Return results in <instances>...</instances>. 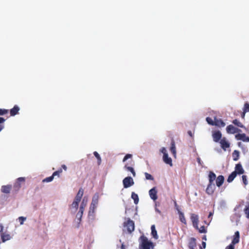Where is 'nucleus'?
Wrapping results in <instances>:
<instances>
[{"label": "nucleus", "instance_id": "12", "mask_svg": "<svg viewBox=\"0 0 249 249\" xmlns=\"http://www.w3.org/2000/svg\"><path fill=\"white\" fill-rule=\"evenodd\" d=\"M233 172H235L236 175H241L244 174L245 171L242 167V165L240 163H238L236 164L235 167V171Z\"/></svg>", "mask_w": 249, "mask_h": 249}, {"label": "nucleus", "instance_id": "25", "mask_svg": "<svg viewBox=\"0 0 249 249\" xmlns=\"http://www.w3.org/2000/svg\"><path fill=\"white\" fill-rule=\"evenodd\" d=\"M215 174L212 171H210L209 174V183H213V181L215 179Z\"/></svg>", "mask_w": 249, "mask_h": 249}, {"label": "nucleus", "instance_id": "46", "mask_svg": "<svg viewBox=\"0 0 249 249\" xmlns=\"http://www.w3.org/2000/svg\"><path fill=\"white\" fill-rule=\"evenodd\" d=\"M242 180H243L244 184L245 185H247L248 181H247V176L246 175H243L242 176Z\"/></svg>", "mask_w": 249, "mask_h": 249}, {"label": "nucleus", "instance_id": "3", "mask_svg": "<svg viewBox=\"0 0 249 249\" xmlns=\"http://www.w3.org/2000/svg\"><path fill=\"white\" fill-rule=\"evenodd\" d=\"M124 227L129 233H131L135 229L134 222L130 218H128L127 221L124 223Z\"/></svg>", "mask_w": 249, "mask_h": 249}, {"label": "nucleus", "instance_id": "17", "mask_svg": "<svg viewBox=\"0 0 249 249\" xmlns=\"http://www.w3.org/2000/svg\"><path fill=\"white\" fill-rule=\"evenodd\" d=\"M0 236L2 242H5L6 241L9 240L12 238V236L10 234L6 232L2 233Z\"/></svg>", "mask_w": 249, "mask_h": 249}, {"label": "nucleus", "instance_id": "7", "mask_svg": "<svg viewBox=\"0 0 249 249\" xmlns=\"http://www.w3.org/2000/svg\"><path fill=\"white\" fill-rule=\"evenodd\" d=\"M25 178H19L17 179V181L13 186V189L15 192L18 191L21 188V182H24Z\"/></svg>", "mask_w": 249, "mask_h": 249}, {"label": "nucleus", "instance_id": "41", "mask_svg": "<svg viewBox=\"0 0 249 249\" xmlns=\"http://www.w3.org/2000/svg\"><path fill=\"white\" fill-rule=\"evenodd\" d=\"M79 203V202L74 200L73 202H72V203L71 204L72 207L74 208L77 210L78 207Z\"/></svg>", "mask_w": 249, "mask_h": 249}, {"label": "nucleus", "instance_id": "47", "mask_svg": "<svg viewBox=\"0 0 249 249\" xmlns=\"http://www.w3.org/2000/svg\"><path fill=\"white\" fill-rule=\"evenodd\" d=\"M18 219L20 222V224H23L24 221L26 220V217L20 216L18 218Z\"/></svg>", "mask_w": 249, "mask_h": 249}, {"label": "nucleus", "instance_id": "43", "mask_svg": "<svg viewBox=\"0 0 249 249\" xmlns=\"http://www.w3.org/2000/svg\"><path fill=\"white\" fill-rule=\"evenodd\" d=\"M93 154L95 156V157L97 159L99 164H100L101 161V159L99 154L96 151L94 152Z\"/></svg>", "mask_w": 249, "mask_h": 249}, {"label": "nucleus", "instance_id": "45", "mask_svg": "<svg viewBox=\"0 0 249 249\" xmlns=\"http://www.w3.org/2000/svg\"><path fill=\"white\" fill-rule=\"evenodd\" d=\"M132 157V155L131 154H127L124 157V158L123 159V162H124L127 159H129V158H131Z\"/></svg>", "mask_w": 249, "mask_h": 249}, {"label": "nucleus", "instance_id": "18", "mask_svg": "<svg viewBox=\"0 0 249 249\" xmlns=\"http://www.w3.org/2000/svg\"><path fill=\"white\" fill-rule=\"evenodd\" d=\"M235 138L238 140H242L243 142H248L247 139L249 138V137L246 136L245 133H242L236 135Z\"/></svg>", "mask_w": 249, "mask_h": 249}, {"label": "nucleus", "instance_id": "10", "mask_svg": "<svg viewBox=\"0 0 249 249\" xmlns=\"http://www.w3.org/2000/svg\"><path fill=\"white\" fill-rule=\"evenodd\" d=\"M226 131L228 133L234 134L236 132L241 131V130L235 127L232 125L230 124L227 126Z\"/></svg>", "mask_w": 249, "mask_h": 249}, {"label": "nucleus", "instance_id": "23", "mask_svg": "<svg viewBox=\"0 0 249 249\" xmlns=\"http://www.w3.org/2000/svg\"><path fill=\"white\" fill-rule=\"evenodd\" d=\"M11 188L12 186L10 185H3L1 187V191L3 193L8 194L10 193Z\"/></svg>", "mask_w": 249, "mask_h": 249}, {"label": "nucleus", "instance_id": "29", "mask_svg": "<svg viewBox=\"0 0 249 249\" xmlns=\"http://www.w3.org/2000/svg\"><path fill=\"white\" fill-rule=\"evenodd\" d=\"M88 203V198L86 196H85L82 201V202L81 203L80 207L81 208V209H85V207L87 206Z\"/></svg>", "mask_w": 249, "mask_h": 249}, {"label": "nucleus", "instance_id": "59", "mask_svg": "<svg viewBox=\"0 0 249 249\" xmlns=\"http://www.w3.org/2000/svg\"><path fill=\"white\" fill-rule=\"evenodd\" d=\"M247 140L248 141V142H249V138L247 139Z\"/></svg>", "mask_w": 249, "mask_h": 249}, {"label": "nucleus", "instance_id": "56", "mask_svg": "<svg viewBox=\"0 0 249 249\" xmlns=\"http://www.w3.org/2000/svg\"><path fill=\"white\" fill-rule=\"evenodd\" d=\"M237 144H238V146L240 147L241 144H242V143H241V142H238Z\"/></svg>", "mask_w": 249, "mask_h": 249}, {"label": "nucleus", "instance_id": "27", "mask_svg": "<svg viewBox=\"0 0 249 249\" xmlns=\"http://www.w3.org/2000/svg\"><path fill=\"white\" fill-rule=\"evenodd\" d=\"M178 214H179V218L180 221L184 223V224H186V220L185 218V216L184 215V214L183 213H182L180 210H178Z\"/></svg>", "mask_w": 249, "mask_h": 249}, {"label": "nucleus", "instance_id": "40", "mask_svg": "<svg viewBox=\"0 0 249 249\" xmlns=\"http://www.w3.org/2000/svg\"><path fill=\"white\" fill-rule=\"evenodd\" d=\"M53 178H54V177L52 175L51 176H50L49 177H47V178H45V179H44L43 180V182H51L53 180Z\"/></svg>", "mask_w": 249, "mask_h": 249}, {"label": "nucleus", "instance_id": "1", "mask_svg": "<svg viewBox=\"0 0 249 249\" xmlns=\"http://www.w3.org/2000/svg\"><path fill=\"white\" fill-rule=\"evenodd\" d=\"M141 243L139 245L140 249H152L153 248V243L148 241L147 238L144 235L140 237Z\"/></svg>", "mask_w": 249, "mask_h": 249}, {"label": "nucleus", "instance_id": "37", "mask_svg": "<svg viewBox=\"0 0 249 249\" xmlns=\"http://www.w3.org/2000/svg\"><path fill=\"white\" fill-rule=\"evenodd\" d=\"M243 111H244V113L249 112V103L248 102L245 103L244 104Z\"/></svg>", "mask_w": 249, "mask_h": 249}, {"label": "nucleus", "instance_id": "28", "mask_svg": "<svg viewBox=\"0 0 249 249\" xmlns=\"http://www.w3.org/2000/svg\"><path fill=\"white\" fill-rule=\"evenodd\" d=\"M131 198L134 200V202L135 204H137L139 201V196L137 194L134 192L131 193Z\"/></svg>", "mask_w": 249, "mask_h": 249}, {"label": "nucleus", "instance_id": "39", "mask_svg": "<svg viewBox=\"0 0 249 249\" xmlns=\"http://www.w3.org/2000/svg\"><path fill=\"white\" fill-rule=\"evenodd\" d=\"M96 207H97V206L90 204V207H89V213H94V212H95V210L96 209Z\"/></svg>", "mask_w": 249, "mask_h": 249}, {"label": "nucleus", "instance_id": "42", "mask_svg": "<svg viewBox=\"0 0 249 249\" xmlns=\"http://www.w3.org/2000/svg\"><path fill=\"white\" fill-rule=\"evenodd\" d=\"M200 233H206L207 232V230L205 229V227L204 226H202L200 228L197 229Z\"/></svg>", "mask_w": 249, "mask_h": 249}, {"label": "nucleus", "instance_id": "9", "mask_svg": "<svg viewBox=\"0 0 249 249\" xmlns=\"http://www.w3.org/2000/svg\"><path fill=\"white\" fill-rule=\"evenodd\" d=\"M221 148L224 150H226L227 148L230 147V143L228 141H227V139L225 137L223 138L219 142Z\"/></svg>", "mask_w": 249, "mask_h": 249}, {"label": "nucleus", "instance_id": "16", "mask_svg": "<svg viewBox=\"0 0 249 249\" xmlns=\"http://www.w3.org/2000/svg\"><path fill=\"white\" fill-rule=\"evenodd\" d=\"M163 160L165 163L170 165L171 166H172V160L171 158L168 157V153L163 155Z\"/></svg>", "mask_w": 249, "mask_h": 249}, {"label": "nucleus", "instance_id": "22", "mask_svg": "<svg viewBox=\"0 0 249 249\" xmlns=\"http://www.w3.org/2000/svg\"><path fill=\"white\" fill-rule=\"evenodd\" d=\"M224 181V177L222 175L217 177L216 179V184L217 186L220 187L223 183Z\"/></svg>", "mask_w": 249, "mask_h": 249}, {"label": "nucleus", "instance_id": "49", "mask_svg": "<svg viewBox=\"0 0 249 249\" xmlns=\"http://www.w3.org/2000/svg\"><path fill=\"white\" fill-rule=\"evenodd\" d=\"M225 249H234V246L231 244L228 246Z\"/></svg>", "mask_w": 249, "mask_h": 249}, {"label": "nucleus", "instance_id": "31", "mask_svg": "<svg viewBox=\"0 0 249 249\" xmlns=\"http://www.w3.org/2000/svg\"><path fill=\"white\" fill-rule=\"evenodd\" d=\"M232 158L234 161H236L239 158V152L237 150H234L232 153Z\"/></svg>", "mask_w": 249, "mask_h": 249}, {"label": "nucleus", "instance_id": "33", "mask_svg": "<svg viewBox=\"0 0 249 249\" xmlns=\"http://www.w3.org/2000/svg\"><path fill=\"white\" fill-rule=\"evenodd\" d=\"M124 168L129 172H131L132 174V175L134 177L136 176V173L134 171V169L132 167L128 166L127 165H125Z\"/></svg>", "mask_w": 249, "mask_h": 249}, {"label": "nucleus", "instance_id": "19", "mask_svg": "<svg viewBox=\"0 0 249 249\" xmlns=\"http://www.w3.org/2000/svg\"><path fill=\"white\" fill-rule=\"evenodd\" d=\"M83 194H84L83 189L82 188H80L79 190V191L74 198V200H76V201L80 202V201H81V198L83 196Z\"/></svg>", "mask_w": 249, "mask_h": 249}, {"label": "nucleus", "instance_id": "6", "mask_svg": "<svg viewBox=\"0 0 249 249\" xmlns=\"http://www.w3.org/2000/svg\"><path fill=\"white\" fill-rule=\"evenodd\" d=\"M190 218L194 227L196 229H198V225L199 222V217L198 215L195 213H192Z\"/></svg>", "mask_w": 249, "mask_h": 249}, {"label": "nucleus", "instance_id": "53", "mask_svg": "<svg viewBox=\"0 0 249 249\" xmlns=\"http://www.w3.org/2000/svg\"><path fill=\"white\" fill-rule=\"evenodd\" d=\"M62 168H63L65 171L67 170V167L65 164H63L61 166Z\"/></svg>", "mask_w": 249, "mask_h": 249}, {"label": "nucleus", "instance_id": "35", "mask_svg": "<svg viewBox=\"0 0 249 249\" xmlns=\"http://www.w3.org/2000/svg\"><path fill=\"white\" fill-rule=\"evenodd\" d=\"M84 211V209H81V208L80 207L79 211L77 213L76 216L80 219V220L82 217Z\"/></svg>", "mask_w": 249, "mask_h": 249}, {"label": "nucleus", "instance_id": "26", "mask_svg": "<svg viewBox=\"0 0 249 249\" xmlns=\"http://www.w3.org/2000/svg\"><path fill=\"white\" fill-rule=\"evenodd\" d=\"M151 235L155 239H157L158 238V235L157 234V232L155 228V226L154 225L151 226Z\"/></svg>", "mask_w": 249, "mask_h": 249}, {"label": "nucleus", "instance_id": "13", "mask_svg": "<svg viewBox=\"0 0 249 249\" xmlns=\"http://www.w3.org/2000/svg\"><path fill=\"white\" fill-rule=\"evenodd\" d=\"M240 239V233L238 231H236L233 235V239L232 240L231 244L234 246V245L237 244L239 242Z\"/></svg>", "mask_w": 249, "mask_h": 249}, {"label": "nucleus", "instance_id": "58", "mask_svg": "<svg viewBox=\"0 0 249 249\" xmlns=\"http://www.w3.org/2000/svg\"><path fill=\"white\" fill-rule=\"evenodd\" d=\"M189 134L190 135H191V131H189Z\"/></svg>", "mask_w": 249, "mask_h": 249}, {"label": "nucleus", "instance_id": "5", "mask_svg": "<svg viewBox=\"0 0 249 249\" xmlns=\"http://www.w3.org/2000/svg\"><path fill=\"white\" fill-rule=\"evenodd\" d=\"M124 187L127 188L134 184L133 178L130 177H127L125 178L123 180Z\"/></svg>", "mask_w": 249, "mask_h": 249}, {"label": "nucleus", "instance_id": "48", "mask_svg": "<svg viewBox=\"0 0 249 249\" xmlns=\"http://www.w3.org/2000/svg\"><path fill=\"white\" fill-rule=\"evenodd\" d=\"M160 151L162 153H163V155L165 154H167V151L165 147H162Z\"/></svg>", "mask_w": 249, "mask_h": 249}, {"label": "nucleus", "instance_id": "60", "mask_svg": "<svg viewBox=\"0 0 249 249\" xmlns=\"http://www.w3.org/2000/svg\"><path fill=\"white\" fill-rule=\"evenodd\" d=\"M158 212L160 213V212L159 210H158Z\"/></svg>", "mask_w": 249, "mask_h": 249}, {"label": "nucleus", "instance_id": "11", "mask_svg": "<svg viewBox=\"0 0 249 249\" xmlns=\"http://www.w3.org/2000/svg\"><path fill=\"white\" fill-rule=\"evenodd\" d=\"M149 194L151 199L156 200L158 198L157 191L155 187L150 189L149 191Z\"/></svg>", "mask_w": 249, "mask_h": 249}, {"label": "nucleus", "instance_id": "51", "mask_svg": "<svg viewBox=\"0 0 249 249\" xmlns=\"http://www.w3.org/2000/svg\"><path fill=\"white\" fill-rule=\"evenodd\" d=\"M206 244L205 242H202V247H200V249H202V248H206Z\"/></svg>", "mask_w": 249, "mask_h": 249}, {"label": "nucleus", "instance_id": "15", "mask_svg": "<svg viewBox=\"0 0 249 249\" xmlns=\"http://www.w3.org/2000/svg\"><path fill=\"white\" fill-rule=\"evenodd\" d=\"M196 239L194 237H191L189 239L188 247L189 249H195L196 247Z\"/></svg>", "mask_w": 249, "mask_h": 249}, {"label": "nucleus", "instance_id": "57", "mask_svg": "<svg viewBox=\"0 0 249 249\" xmlns=\"http://www.w3.org/2000/svg\"><path fill=\"white\" fill-rule=\"evenodd\" d=\"M197 160V161H198V162L199 163H200V159L199 158H198Z\"/></svg>", "mask_w": 249, "mask_h": 249}, {"label": "nucleus", "instance_id": "2", "mask_svg": "<svg viewBox=\"0 0 249 249\" xmlns=\"http://www.w3.org/2000/svg\"><path fill=\"white\" fill-rule=\"evenodd\" d=\"M206 120L208 124L213 126L222 127H224L226 124L221 119H217L216 117H214V120L210 117H207Z\"/></svg>", "mask_w": 249, "mask_h": 249}, {"label": "nucleus", "instance_id": "32", "mask_svg": "<svg viewBox=\"0 0 249 249\" xmlns=\"http://www.w3.org/2000/svg\"><path fill=\"white\" fill-rule=\"evenodd\" d=\"M232 123L234 125H235L239 127H241V128L245 127L244 125L237 119H235V120H233Z\"/></svg>", "mask_w": 249, "mask_h": 249}, {"label": "nucleus", "instance_id": "38", "mask_svg": "<svg viewBox=\"0 0 249 249\" xmlns=\"http://www.w3.org/2000/svg\"><path fill=\"white\" fill-rule=\"evenodd\" d=\"M144 175H145L146 179H147V180H154V178L150 174H149L148 173H144Z\"/></svg>", "mask_w": 249, "mask_h": 249}, {"label": "nucleus", "instance_id": "34", "mask_svg": "<svg viewBox=\"0 0 249 249\" xmlns=\"http://www.w3.org/2000/svg\"><path fill=\"white\" fill-rule=\"evenodd\" d=\"M245 213L246 214V217L249 219V203L246 206V207L244 209Z\"/></svg>", "mask_w": 249, "mask_h": 249}, {"label": "nucleus", "instance_id": "44", "mask_svg": "<svg viewBox=\"0 0 249 249\" xmlns=\"http://www.w3.org/2000/svg\"><path fill=\"white\" fill-rule=\"evenodd\" d=\"M98 200L97 197H93L91 204L97 206L98 204Z\"/></svg>", "mask_w": 249, "mask_h": 249}, {"label": "nucleus", "instance_id": "8", "mask_svg": "<svg viewBox=\"0 0 249 249\" xmlns=\"http://www.w3.org/2000/svg\"><path fill=\"white\" fill-rule=\"evenodd\" d=\"M213 138L214 142H217L222 139V134L220 131H216L213 133Z\"/></svg>", "mask_w": 249, "mask_h": 249}, {"label": "nucleus", "instance_id": "14", "mask_svg": "<svg viewBox=\"0 0 249 249\" xmlns=\"http://www.w3.org/2000/svg\"><path fill=\"white\" fill-rule=\"evenodd\" d=\"M215 187L214 183H209L206 188V192L209 195H212L213 193Z\"/></svg>", "mask_w": 249, "mask_h": 249}, {"label": "nucleus", "instance_id": "24", "mask_svg": "<svg viewBox=\"0 0 249 249\" xmlns=\"http://www.w3.org/2000/svg\"><path fill=\"white\" fill-rule=\"evenodd\" d=\"M170 150L171 153L173 154V155L175 156L176 155V149L175 142L173 139H172L171 141V147Z\"/></svg>", "mask_w": 249, "mask_h": 249}, {"label": "nucleus", "instance_id": "55", "mask_svg": "<svg viewBox=\"0 0 249 249\" xmlns=\"http://www.w3.org/2000/svg\"><path fill=\"white\" fill-rule=\"evenodd\" d=\"M202 239H203V240L206 241V240H207L206 236V235H204V236H203V237H202Z\"/></svg>", "mask_w": 249, "mask_h": 249}, {"label": "nucleus", "instance_id": "4", "mask_svg": "<svg viewBox=\"0 0 249 249\" xmlns=\"http://www.w3.org/2000/svg\"><path fill=\"white\" fill-rule=\"evenodd\" d=\"M9 112L8 109L4 108H0V116L7 114ZM6 119L3 117H0V132L4 128V123Z\"/></svg>", "mask_w": 249, "mask_h": 249}, {"label": "nucleus", "instance_id": "52", "mask_svg": "<svg viewBox=\"0 0 249 249\" xmlns=\"http://www.w3.org/2000/svg\"><path fill=\"white\" fill-rule=\"evenodd\" d=\"M174 204H175V206L176 209L178 211V210H179V208H178V206L177 204V203L176 201H174Z\"/></svg>", "mask_w": 249, "mask_h": 249}, {"label": "nucleus", "instance_id": "36", "mask_svg": "<svg viewBox=\"0 0 249 249\" xmlns=\"http://www.w3.org/2000/svg\"><path fill=\"white\" fill-rule=\"evenodd\" d=\"M62 172V168L58 169L57 171H55L53 173L52 176L54 177L55 176H57L59 177L60 174Z\"/></svg>", "mask_w": 249, "mask_h": 249}, {"label": "nucleus", "instance_id": "54", "mask_svg": "<svg viewBox=\"0 0 249 249\" xmlns=\"http://www.w3.org/2000/svg\"><path fill=\"white\" fill-rule=\"evenodd\" d=\"M245 113H244V111L243 112V113L241 115V117L242 118H244L245 117Z\"/></svg>", "mask_w": 249, "mask_h": 249}, {"label": "nucleus", "instance_id": "20", "mask_svg": "<svg viewBox=\"0 0 249 249\" xmlns=\"http://www.w3.org/2000/svg\"><path fill=\"white\" fill-rule=\"evenodd\" d=\"M83 194H84L83 189L82 188H80L79 190V191L74 198V200H76V201L80 202V201H81V198L83 196Z\"/></svg>", "mask_w": 249, "mask_h": 249}, {"label": "nucleus", "instance_id": "50", "mask_svg": "<svg viewBox=\"0 0 249 249\" xmlns=\"http://www.w3.org/2000/svg\"><path fill=\"white\" fill-rule=\"evenodd\" d=\"M213 212H210L209 213V214L208 215V218L210 219V221H211V220L212 219V216H213Z\"/></svg>", "mask_w": 249, "mask_h": 249}, {"label": "nucleus", "instance_id": "21", "mask_svg": "<svg viewBox=\"0 0 249 249\" xmlns=\"http://www.w3.org/2000/svg\"><path fill=\"white\" fill-rule=\"evenodd\" d=\"M19 110V107L15 105L13 108L10 109V113L11 116H14L18 113Z\"/></svg>", "mask_w": 249, "mask_h": 249}, {"label": "nucleus", "instance_id": "30", "mask_svg": "<svg viewBox=\"0 0 249 249\" xmlns=\"http://www.w3.org/2000/svg\"><path fill=\"white\" fill-rule=\"evenodd\" d=\"M237 175L235 172H232L228 177L227 181L228 182H231L233 181L234 178L236 177Z\"/></svg>", "mask_w": 249, "mask_h": 249}]
</instances>
